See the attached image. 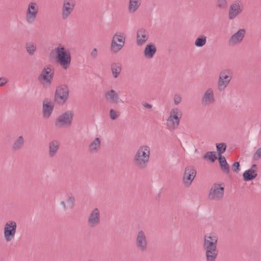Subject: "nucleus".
Returning a JSON list of instances; mask_svg holds the SVG:
<instances>
[{"mask_svg": "<svg viewBox=\"0 0 261 261\" xmlns=\"http://www.w3.org/2000/svg\"><path fill=\"white\" fill-rule=\"evenodd\" d=\"M150 154V149L148 145L140 146L136 150L133 158L134 166L140 170L145 169L149 161Z\"/></svg>", "mask_w": 261, "mask_h": 261, "instance_id": "nucleus-1", "label": "nucleus"}, {"mask_svg": "<svg viewBox=\"0 0 261 261\" xmlns=\"http://www.w3.org/2000/svg\"><path fill=\"white\" fill-rule=\"evenodd\" d=\"M55 50L56 53L57 61L63 68L66 69L71 63V55L69 50L61 45L55 48Z\"/></svg>", "mask_w": 261, "mask_h": 261, "instance_id": "nucleus-2", "label": "nucleus"}, {"mask_svg": "<svg viewBox=\"0 0 261 261\" xmlns=\"http://www.w3.org/2000/svg\"><path fill=\"white\" fill-rule=\"evenodd\" d=\"M73 114L72 111H68L59 115L55 121V126L58 128L70 126L72 124Z\"/></svg>", "mask_w": 261, "mask_h": 261, "instance_id": "nucleus-3", "label": "nucleus"}, {"mask_svg": "<svg viewBox=\"0 0 261 261\" xmlns=\"http://www.w3.org/2000/svg\"><path fill=\"white\" fill-rule=\"evenodd\" d=\"M125 35L124 33H116L113 37L111 42L110 50L114 54L118 53L121 50L125 44Z\"/></svg>", "mask_w": 261, "mask_h": 261, "instance_id": "nucleus-4", "label": "nucleus"}, {"mask_svg": "<svg viewBox=\"0 0 261 261\" xmlns=\"http://www.w3.org/2000/svg\"><path fill=\"white\" fill-rule=\"evenodd\" d=\"M224 194V187L223 184L215 183L212 185L209 191L208 198L210 200L219 201L223 198Z\"/></svg>", "mask_w": 261, "mask_h": 261, "instance_id": "nucleus-5", "label": "nucleus"}, {"mask_svg": "<svg viewBox=\"0 0 261 261\" xmlns=\"http://www.w3.org/2000/svg\"><path fill=\"white\" fill-rule=\"evenodd\" d=\"M69 89L67 85L58 86L55 93V101L58 104H63L67 101Z\"/></svg>", "mask_w": 261, "mask_h": 261, "instance_id": "nucleus-6", "label": "nucleus"}, {"mask_svg": "<svg viewBox=\"0 0 261 261\" xmlns=\"http://www.w3.org/2000/svg\"><path fill=\"white\" fill-rule=\"evenodd\" d=\"M135 246L137 249L141 252H145L147 250V239L145 232L142 230H139L136 234Z\"/></svg>", "mask_w": 261, "mask_h": 261, "instance_id": "nucleus-7", "label": "nucleus"}, {"mask_svg": "<svg viewBox=\"0 0 261 261\" xmlns=\"http://www.w3.org/2000/svg\"><path fill=\"white\" fill-rule=\"evenodd\" d=\"M17 224L13 220L8 221L4 228V236L6 242L11 241L14 238L16 232Z\"/></svg>", "mask_w": 261, "mask_h": 261, "instance_id": "nucleus-8", "label": "nucleus"}, {"mask_svg": "<svg viewBox=\"0 0 261 261\" xmlns=\"http://www.w3.org/2000/svg\"><path fill=\"white\" fill-rule=\"evenodd\" d=\"M39 7L36 2L32 1L29 3L26 12L25 19L28 23H33L37 16Z\"/></svg>", "mask_w": 261, "mask_h": 261, "instance_id": "nucleus-9", "label": "nucleus"}, {"mask_svg": "<svg viewBox=\"0 0 261 261\" xmlns=\"http://www.w3.org/2000/svg\"><path fill=\"white\" fill-rule=\"evenodd\" d=\"M197 172L193 166H188L185 168L182 176V182L186 187H189L192 184L196 176Z\"/></svg>", "mask_w": 261, "mask_h": 261, "instance_id": "nucleus-10", "label": "nucleus"}, {"mask_svg": "<svg viewBox=\"0 0 261 261\" xmlns=\"http://www.w3.org/2000/svg\"><path fill=\"white\" fill-rule=\"evenodd\" d=\"M76 5L75 0H63L61 17L63 20L67 19L72 13Z\"/></svg>", "mask_w": 261, "mask_h": 261, "instance_id": "nucleus-11", "label": "nucleus"}, {"mask_svg": "<svg viewBox=\"0 0 261 261\" xmlns=\"http://www.w3.org/2000/svg\"><path fill=\"white\" fill-rule=\"evenodd\" d=\"M243 10V7L239 1H234L230 6L228 17L230 20L235 19Z\"/></svg>", "mask_w": 261, "mask_h": 261, "instance_id": "nucleus-12", "label": "nucleus"}, {"mask_svg": "<svg viewBox=\"0 0 261 261\" xmlns=\"http://www.w3.org/2000/svg\"><path fill=\"white\" fill-rule=\"evenodd\" d=\"M218 238L214 233H208L204 236L203 247L205 249L217 248Z\"/></svg>", "mask_w": 261, "mask_h": 261, "instance_id": "nucleus-13", "label": "nucleus"}, {"mask_svg": "<svg viewBox=\"0 0 261 261\" xmlns=\"http://www.w3.org/2000/svg\"><path fill=\"white\" fill-rule=\"evenodd\" d=\"M54 76V72H51V68L50 66L44 67L41 71L39 75L38 80L43 83H46L48 85H50Z\"/></svg>", "mask_w": 261, "mask_h": 261, "instance_id": "nucleus-14", "label": "nucleus"}, {"mask_svg": "<svg viewBox=\"0 0 261 261\" xmlns=\"http://www.w3.org/2000/svg\"><path fill=\"white\" fill-rule=\"evenodd\" d=\"M87 222L91 228H94L100 223V212L97 208H94L89 215Z\"/></svg>", "mask_w": 261, "mask_h": 261, "instance_id": "nucleus-15", "label": "nucleus"}, {"mask_svg": "<svg viewBox=\"0 0 261 261\" xmlns=\"http://www.w3.org/2000/svg\"><path fill=\"white\" fill-rule=\"evenodd\" d=\"M245 29H240L230 37L228 40L229 45H234L241 43L245 37Z\"/></svg>", "mask_w": 261, "mask_h": 261, "instance_id": "nucleus-16", "label": "nucleus"}, {"mask_svg": "<svg viewBox=\"0 0 261 261\" xmlns=\"http://www.w3.org/2000/svg\"><path fill=\"white\" fill-rule=\"evenodd\" d=\"M215 98L212 88H208L204 92L202 98L201 103L204 106H207L214 103Z\"/></svg>", "mask_w": 261, "mask_h": 261, "instance_id": "nucleus-17", "label": "nucleus"}, {"mask_svg": "<svg viewBox=\"0 0 261 261\" xmlns=\"http://www.w3.org/2000/svg\"><path fill=\"white\" fill-rule=\"evenodd\" d=\"M43 117L45 118H48L51 116L54 105L53 103L48 99L44 100L43 102Z\"/></svg>", "mask_w": 261, "mask_h": 261, "instance_id": "nucleus-18", "label": "nucleus"}, {"mask_svg": "<svg viewBox=\"0 0 261 261\" xmlns=\"http://www.w3.org/2000/svg\"><path fill=\"white\" fill-rule=\"evenodd\" d=\"M149 37L148 32L144 29L141 28L137 32V44L139 46L144 44Z\"/></svg>", "mask_w": 261, "mask_h": 261, "instance_id": "nucleus-19", "label": "nucleus"}, {"mask_svg": "<svg viewBox=\"0 0 261 261\" xmlns=\"http://www.w3.org/2000/svg\"><path fill=\"white\" fill-rule=\"evenodd\" d=\"M105 95L107 100L110 103L118 104L120 101L119 95L114 90L112 89L107 91Z\"/></svg>", "mask_w": 261, "mask_h": 261, "instance_id": "nucleus-20", "label": "nucleus"}, {"mask_svg": "<svg viewBox=\"0 0 261 261\" xmlns=\"http://www.w3.org/2000/svg\"><path fill=\"white\" fill-rule=\"evenodd\" d=\"M60 145V143L57 140H53L49 142L48 155L50 158L55 156L59 149Z\"/></svg>", "mask_w": 261, "mask_h": 261, "instance_id": "nucleus-21", "label": "nucleus"}, {"mask_svg": "<svg viewBox=\"0 0 261 261\" xmlns=\"http://www.w3.org/2000/svg\"><path fill=\"white\" fill-rule=\"evenodd\" d=\"M180 119V118H175L174 119V117L169 116L166 122V126L168 129L174 130L177 128L179 125Z\"/></svg>", "mask_w": 261, "mask_h": 261, "instance_id": "nucleus-22", "label": "nucleus"}, {"mask_svg": "<svg viewBox=\"0 0 261 261\" xmlns=\"http://www.w3.org/2000/svg\"><path fill=\"white\" fill-rule=\"evenodd\" d=\"M156 51L155 44L150 43L146 46L144 50V56L146 58L151 59L154 56Z\"/></svg>", "mask_w": 261, "mask_h": 261, "instance_id": "nucleus-23", "label": "nucleus"}, {"mask_svg": "<svg viewBox=\"0 0 261 261\" xmlns=\"http://www.w3.org/2000/svg\"><path fill=\"white\" fill-rule=\"evenodd\" d=\"M206 261H216L218 250L217 248L205 249Z\"/></svg>", "mask_w": 261, "mask_h": 261, "instance_id": "nucleus-24", "label": "nucleus"}, {"mask_svg": "<svg viewBox=\"0 0 261 261\" xmlns=\"http://www.w3.org/2000/svg\"><path fill=\"white\" fill-rule=\"evenodd\" d=\"M257 175L255 169H249L246 170L243 174V179L245 181H250L254 179Z\"/></svg>", "mask_w": 261, "mask_h": 261, "instance_id": "nucleus-25", "label": "nucleus"}, {"mask_svg": "<svg viewBox=\"0 0 261 261\" xmlns=\"http://www.w3.org/2000/svg\"><path fill=\"white\" fill-rule=\"evenodd\" d=\"M141 0H129L128 11L129 13L135 12L140 7Z\"/></svg>", "mask_w": 261, "mask_h": 261, "instance_id": "nucleus-26", "label": "nucleus"}, {"mask_svg": "<svg viewBox=\"0 0 261 261\" xmlns=\"http://www.w3.org/2000/svg\"><path fill=\"white\" fill-rule=\"evenodd\" d=\"M218 160L222 171L225 174H228L229 173V166L225 157L222 155H220Z\"/></svg>", "mask_w": 261, "mask_h": 261, "instance_id": "nucleus-27", "label": "nucleus"}, {"mask_svg": "<svg viewBox=\"0 0 261 261\" xmlns=\"http://www.w3.org/2000/svg\"><path fill=\"white\" fill-rule=\"evenodd\" d=\"M24 144L23 137L20 136L14 141L12 145V149L15 151L19 150L23 147Z\"/></svg>", "mask_w": 261, "mask_h": 261, "instance_id": "nucleus-28", "label": "nucleus"}, {"mask_svg": "<svg viewBox=\"0 0 261 261\" xmlns=\"http://www.w3.org/2000/svg\"><path fill=\"white\" fill-rule=\"evenodd\" d=\"M101 141L99 138H96L89 145V148L91 152H96L100 148Z\"/></svg>", "mask_w": 261, "mask_h": 261, "instance_id": "nucleus-29", "label": "nucleus"}, {"mask_svg": "<svg viewBox=\"0 0 261 261\" xmlns=\"http://www.w3.org/2000/svg\"><path fill=\"white\" fill-rule=\"evenodd\" d=\"M111 69L113 77L117 78L121 71V65L119 63H113L111 65Z\"/></svg>", "mask_w": 261, "mask_h": 261, "instance_id": "nucleus-30", "label": "nucleus"}, {"mask_svg": "<svg viewBox=\"0 0 261 261\" xmlns=\"http://www.w3.org/2000/svg\"><path fill=\"white\" fill-rule=\"evenodd\" d=\"M232 72L230 69H226L222 70L220 74L219 78L223 80L228 81L230 82L232 79Z\"/></svg>", "mask_w": 261, "mask_h": 261, "instance_id": "nucleus-31", "label": "nucleus"}, {"mask_svg": "<svg viewBox=\"0 0 261 261\" xmlns=\"http://www.w3.org/2000/svg\"><path fill=\"white\" fill-rule=\"evenodd\" d=\"M206 42V36L204 35H201L197 37L195 41L194 45L198 47L203 46Z\"/></svg>", "mask_w": 261, "mask_h": 261, "instance_id": "nucleus-32", "label": "nucleus"}, {"mask_svg": "<svg viewBox=\"0 0 261 261\" xmlns=\"http://www.w3.org/2000/svg\"><path fill=\"white\" fill-rule=\"evenodd\" d=\"M25 48L29 55H33L36 50V45L33 43L28 42L25 44Z\"/></svg>", "mask_w": 261, "mask_h": 261, "instance_id": "nucleus-33", "label": "nucleus"}, {"mask_svg": "<svg viewBox=\"0 0 261 261\" xmlns=\"http://www.w3.org/2000/svg\"><path fill=\"white\" fill-rule=\"evenodd\" d=\"M230 82L226 80H223L219 78L218 81V88L220 91L224 90L227 87Z\"/></svg>", "mask_w": 261, "mask_h": 261, "instance_id": "nucleus-34", "label": "nucleus"}, {"mask_svg": "<svg viewBox=\"0 0 261 261\" xmlns=\"http://www.w3.org/2000/svg\"><path fill=\"white\" fill-rule=\"evenodd\" d=\"M203 159H208L211 162L213 163L217 159V156L215 152L208 151L203 156Z\"/></svg>", "mask_w": 261, "mask_h": 261, "instance_id": "nucleus-35", "label": "nucleus"}, {"mask_svg": "<svg viewBox=\"0 0 261 261\" xmlns=\"http://www.w3.org/2000/svg\"><path fill=\"white\" fill-rule=\"evenodd\" d=\"M169 116L175 118H181L182 113L178 108L172 109L170 112Z\"/></svg>", "mask_w": 261, "mask_h": 261, "instance_id": "nucleus-36", "label": "nucleus"}, {"mask_svg": "<svg viewBox=\"0 0 261 261\" xmlns=\"http://www.w3.org/2000/svg\"><path fill=\"white\" fill-rule=\"evenodd\" d=\"M217 150L218 152L219 156L224 153L226 149V145L224 143H217L216 144Z\"/></svg>", "mask_w": 261, "mask_h": 261, "instance_id": "nucleus-37", "label": "nucleus"}, {"mask_svg": "<svg viewBox=\"0 0 261 261\" xmlns=\"http://www.w3.org/2000/svg\"><path fill=\"white\" fill-rule=\"evenodd\" d=\"M216 5L220 9H225L227 7V2L226 0H217Z\"/></svg>", "mask_w": 261, "mask_h": 261, "instance_id": "nucleus-38", "label": "nucleus"}, {"mask_svg": "<svg viewBox=\"0 0 261 261\" xmlns=\"http://www.w3.org/2000/svg\"><path fill=\"white\" fill-rule=\"evenodd\" d=\"M66 202L70 208L72 209L75 205V198L72 195H68Z\"/></svg>", "mask_w": 261, "mask_h": 261, "instance_id": "nucleus-39", "label": "nucleus"}, {"mask_svg": "<svg viewBox=\"0 0 261 261\" xmlns=\"http://www.w3.org/2000/svg\"><path fill=\"white\" fill-rule=\"evenodd\" d=\"M120 115V112L116 111L113 109L110 110V117L112 120L116 119Z\"/></svg>", "mask_w": 261, "mask_h": 261, "instance_id": "nucleus-40", "label": "nucleus"}, {"mask_svg": "<svg viewBox=\"0 0 261 261\" xmlns=\"http://www.w3.org/2000/svg\"><path fill=\"white\" fill-rule=\"evenodd\" d=\"M232 170L234 172H239V171L240 170L239 162H236L233 164L232 165Z\"/></svg>", "mask_w": 261, "mask_h": 261, "instance_id": "nucleus-41", "label": "nucleus"}, {"mask_svg": "<svg viewBox=\"0 0 261 261\" xmlns=\"http://www.w3.org/2000/svg\"><path fill=\"white\" fill-rule=\"evenodd\" d=\"M181 97L179 94H175L174 96V102L175 105H177L180 103Z\"/></svg>", "mask_w": 261, "mask_h": 261, "instance_id": "nucleus-42", "label": "nucleus"}, {"mask_svg": "<svg viewBox=\"0 0 261 261\" xmlns=\"http://www.w3.org/2000/svg\"><path fill=\"white\" fill-rule=\"evenodd\" d=\"M253 158L255 160L261 158V147L258 148L254 154Z\"/></svg>", "mask_w": 261, "mask_h": 261, "instance_id": "nucleus-43", "label": "nucleus"}, {"mask_svg": "<svg viewBox=\"0 0 261 261\" xmlns=\"http://www.w3.org/2000/svg\"><path fill=\"white\" fill-rule=\"evenodd\" d=\"M90 56L92 59H95L97 58L98 56L97 49L95 48H94L91 52Z\"/></svg>", "mask_w": 261, "mask_h": 261, "instance_id": "nucleus-44", "label": "nucleus"}, {"mask_svg": "<svg viewBox=\"0 0 261 261\" xmlns=\"http://www.w3.org/2000/svg\"><path fill=\"white\" fill-rule=\"evenodd\" d=\"M8 80L5 77H0V87H2L8 83Z\"/></svg>", "mask_w": 261, "mask_h": 261, "instance_id": "nucleus-45", "label": "nucleus"}, {"mask_svg": "<svg viewBox=\"0 0 261 261\" xmlns=\"http://www.w3.org/2000/svg\"><path fill=\"white\" fill-rule=\"evenodd\" d=\"M142 106H144L145 108H148V109H151L152 107V106L151 104L146 103V102H142Z\"/></svg>", "mask_w": 261, "mask_h": 261, "instance_id": "nucleus-46", "label": "nucleus"}, {"mask_svg": "<svg viewBox=\"0 0 261 261\" xmlns=\"http://www.w3.org/2000/svg\"><path fill=\"white\" fill-rule=\"evenodd\" d=\"M60 204H61V205H62L63 209L64 210H66L67 209V207H66V204H65V202L64 201H62L61 202Z\"/></svg>", "mask_w": 261, "mask_h": 261, "instance_id": "nucleus-47", "label": "nucleus"}, {"mask_svg": "<svg viewBox=\"0 0 261 261\" xmlns=\"http://www.w3.org/2000/svg\"><path fill=\"white\" fill-rule=\"evenodd\" d=\"M256 168H257V165L255 164H253L250 169H255L256 170Z\"/></svg>", "mask_w": 261, "mask_h": 261, "instance_id": "nucleus-48", "label": "nucleus"}, {"mask_svg": "<svg viewBox=\"0 0 261 261\" xmlns=\"http://www.w3.org/2000/svg\"><path fill=\"white\" fill-rule=\"evenodd\" d=\"M87 261H95V260H93V259H89V260H88Z\"/></svg>", "mask_w": 261, "mask_h": 261, "instance_id": "nucleus-49", "label": "nucleus"}]
</instances>
